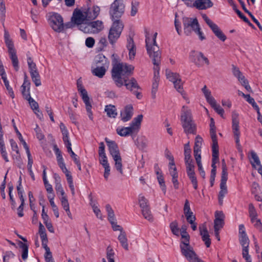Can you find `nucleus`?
I'll use <instances>...</instances> for the list:
<instances>
[{
	"label": "nucleus",
	"mask_w": 262,
	"mask_h": 262,
	"mask_svg": "<svg viewBox=\"0 0 262 262\" xmlns=\"http://www.w3.org/2000/svg\"><path fill=\"white\" fill-rule=\"evenodd\" d=\"M134 67L126 63L115 64L112 70V77L116 84L118 87L124 84L127 90L133 92L138 99L141 98V94L136 90L140 89L137 80L134 78L128 80L126 77L131 75Z\"/></svg>",
	"instance_id": "1"
},
{
	"label": "nucleus",
	"mask_w": 262,
	"mask_h": 262,
	"mask_svg": "<svg viewBox=\"0 0 262 262\" xmlns=\"http://www.w3.org/2000/svg\"><path fill=\"white\" fill-rule=\"evenodd\" d=\"M157 34V33H155L152 39L147 34L146 35L145 42L147 53L150 58L152 59V63L155 66L154 68V76L159 77V65L161 63V54L156 41Z\"/></svg>",
	"instance_id": "2"
},
{
	"label": "nucleus",
	"mask_w": 262,
	"mask_h": 262,
	"mask_svg": "<svg viewBox=\"0 0 262 262\" xmlns=\"http://www.w3.org/2000/svg\"><path fill=\"white\" fill-rule=\"evenodd\" d=\"M181 120L184 131L186 134H196V126L192 120L191 112L185 106L182 107Z\"/></svg>",
	"instance_id": "3"
},
{
	"label": "nucleus",
	"mask_w": 262,
	"mask_h": 262,
	"mask_svg": "<svg viewBox=\"0 0 262 262\" xmlns=\"http://www.w3.org/2000/svg\"><path fill=\"white\" fill-rule=\"evenodd\" d=\"M4 39L5 43L8 49V51L12 61V65L15 71H17L19 69V65L18 58L16 55V51L14 47L12 40L10 38L9 33L6 30L5 31Z\"/></svg>",
	"instance_id": "4"
},
{
	"label": "nucleus",
	"mask_w": 262,
	"mask_h": 262,
	"mask_svg": "<svg viewBox=\"0 0 262 262\" xmlns=\"http://www.w3.org/2000/svg\"><path fill=\"white\" fill-rule=\"evenodd\" d=\"M123 27V24L120 19L114 21L108 35V40L112 46L115 45L116 41L120 37Z\"/></svg>",
	"instance_id": "5"
},
{
	"label": "nucleus",
	"mask_w": 262,
	"mask_h": 262,
	"mask_svg": "<svg viewBox=\"0 0 262 262\" xmlns=\"http://www.w3.org/2000/svg\"><path fill=\"white\" fill-rule=\"evenodd\" d=\"M125 5L122 0H115L110 8V14L113 20L120 19L124 12Z\"/></svg>",
	"instance_id": "6"
},
{
	"label": "nucleus",
	"mask_w": 262,
	"mask_h": 262,
	"mask_svg": "<svg viewBox=\"0 0 262 262\" xmlns=\"http://www.w3.org/2000/svg\"><path fill=\"white\" fill-rule=\"evenodd\" d=\"M184 33L187 36L191 35L192 32L194 31L200 24L196 18H190L185 17L182 19Z\"/></svg>",
	"instance_id": "7"
},
{
	"label": "nucleus",
	"mask_w": 262,
	"mask_h": 262,
	"mask_svg": "<svg viewBox=\"0 0 262 262\" xmlns=\"http://www.w3.org/2000/svg\"><path fill=\"white\" fill-rule=\"evenodd\" d=\"M189 59L199 68L203 67L204 63L207 65L210 64L208 59L201 52L192 50L189 53Z\"/></svg>",
	"instance_id": "8"
},
{
	"label": "nucleus",
	"mask_w": 262,
	"mask_h": 262,
	"mask_svg": "<svg viewBox=\"0 0 262 262\" xmlns=\"http://www.w3.org/2000/svg\"><path fill=\"white\" fill-rule=\"evenodd\" d=\"M51 28L56 32H60L64 28L63 19L58 13H53L49 19Z\"/></svg>",
	"instance_id": "9"
},
{
	"label": "nucleus",
	"mask_w": 262,
	"mask_h": 262,
	"mask_svg": "<svg viewBox=\"0 0 262 262\" xmlns=\"http://www.w3.org/2000/svg\"><path fill=\"white\" fill-rule=\"evenodd\" d=\"M202 17L206 23L210 28L215 35L222 41H224L227 37L217 25L210 20L206 14H203Z\"/></svg>",
	"instance_id": "10"
},
{
	"label": "nucleus",
	"mask_w": 262,
	"mask_h": 262,
	"mask_svg": "<svg viewBox=\"0 0 262 262\" xmlns=\"http://www.w3.org/2000/svg\"><path fill=\"white\" fill-rule=\"evenodd\" d=\"M182 255L189 262H203L196 255L192 247L182 248L181 251Z\"/></svg>",
	"instance_id": "11"
},
{
	"label": "nucleus",
	"mask_w": 262,
	"mask_h": 262,
	"mask_svg": "<svg viewBox=\"0 0 262 262\" xmlns=\"http://www.w3.org/2000/svg\"><path fill=\"white\" fill-rule=\"evenodd\" d=\"M71 20L73 24L77 25L78 26L84 23V21L86 20L84 11L82 12L78 9L75 10Z\"/></svg>",
	"instance_id": "12"
},
{
	"label": "nucleus",
	"mask_w": 262,
	"mask_h": 262,
	"mask_svg": "<svg viewBox=\"0 0 262 262\" xmlns=\"http://www.w3.org/2000/svg\"><path fill=\"white\" fill-rule=\"evenodd\" d=\"M105 141L108 147L109 152L113 158L120 156L118 146L115 141H110L107 138H105Z\"/></svg>",
	"instance_id": "13"
},
{
	"label": "nucleus",
	"mask_w": 262,
	"mask_h": 262,
	"mask_svg": "<svg viewBox=\"0 0 262 262\" xmlns=\"http://www.w3.org/2000/svg\"><path fill=\"white\" fill-rule=\"evenodd\" d=\"M133 115V107L131 105H127L121 111L120 117L123 122H127L131 119Z\"/></svg>",
	"instance_id": "14"
},
{
	"label": "nucleus",
	"mask_w": 262,
	"mask_h": 262,
	"mask_svg": "<svg viewBox=\"0 0 262 262\" xmlns=\"http://www.w3.org/2000/svg\"><path fill=\"white\" fill-rule=\"evenodd\" d=\"M100 12V8L98 6H93L92 9H88L84 11L85 17L86 20H91L95 19Z\"/></svg>",
	"instance_id": "15"
},
{
	"label": "nucleus",
	"mask_w": 262,
	"mask_h": 262,
	"mask_svg": "<svg viewBox=\"0 0 262 262\" xmlns=\"http://www.w3.org/2000/svg\"><path fill=\"white\" fill-rule=\"evenodd\" d=\"M215 219L214 221V229L220 230L224 225V215L222 211H216L215 213Z\"/></svg>",
	"instance_id": "16"
},
{
	"label": "nucleus",
	"mask_w": 262,
	"mask_h": 262,
	"mask_svg": "<svg viewBox=\"0 0 262 262\" xmlns=\"http://www.w3.org/2000/svg\"><path fill=\"white\" fill-rule=\"evenodd\" d=\"M199 229L202 240L205 242L206 247H209L211 245V240L206 226L202 225L199 227Z\"/></svg>",
	"instance_id": "17"
},
{
	"label": "nucleus",
	"mask_w": 262,
	"mask_h": 262,
	"mask_svg": "<svg viewBox=\"0 0 262 262\" xmlns=\"http://www.w3.org/2000/svg\"><path fill=\"white\" fill-rule=\"evenodd\" d=\"M106 67L93 65L92 66V73L99 78H102L106 72Z\"/></svg>",
	"instance_id": "18"
},
{
	"label": "nucleus",
	"mask_w": 262,
	"mask_h": 262,
	"mask_svg": "<svg viewBox=\"0 0 262 262\" xmlns=\"http://www.w3.org/2000/svg\"><path fill=\"white\" fill-rule=\"evenodd\" d=\"M195 7L199 10H205L213 6L211 0H196L194 2Z\"/></svg>",
	"instance_id": "19"
},
{
	"label": "nucleus",
	"mask_w": 262,
	"mask_h": 262,
	"mask_svg": "<svg viewBox=\"0 0 262 262\" xmlns=\"http://www.w3.org/2000/svg\"><path fill=\"white\" fill-rule=\"evenodd\" d=\"M143 119L142 115H139L137 117L134 118L132 122L130 123L129 127L134 131V132H138L141 123Z\"/></svg>",
	"instance_id": "20"
},
{
	"label": "nucleus",
	"mask_w": 262,
	"mask_h": 262,
	"mask_svg": "<svg viewBox=\"0 0 262 262\" xmlns=\"http://www.w3.org/2000/svg\"><path fill=\"white\" fill-rule=\"evenodd\" d=\"M127 41L126 47L129 51V58L133 59L136 55V46L133 38L129 37Z\"/></svg>",
	"instance_id": "21"
},
{
	"label": "nucleus",
	"mask_w": 262,
	"mask_h": 262,
	"mask_svg": "<svg viewBox=\"0 0 262 262\" xmlns=\"http://www.w3.org/2000/svg\"><path fill=\"white\" fill-rule=\"evenodd\" d=\"M92 33H98L103 28L102 21L96 20L90 22Z\"/></svg>",
	"instance_id": "22"
},
{
	"label": "nucleus",
	"mask_w": 262,
	"mask_h": 262,
	"mask_svg": "<svg viewBox=\"0 0 262 262\" xmlns=\"http://www.w3.org/2000/svg\"><path fill=\"white\" fill-rule=\"evenodd\" d=\"M95 64L97 66H103L108 67L109 61L102 54L97 55L95 58Z\"/></svg>",
	"instance_id": "23"
},
{
	"label": "nucleus",
	"mask_w": 262,
	"mask_h": 262,
	"mask_svg": "<svg viewBox=\"0 0 262 262\" xmlns=\"http://www.w3.org/2000/svg\"><path fill=\"white\" fill-rule=\"evenodd\" d=\"M30 85V82L29 80H27V76L26 75H25V78H24V81L23 85L21 86V88L22 95H23L24 97L27 100L28 99V97H27L28 94L29 95H30V92H29Z\"/></svg>",
	"instance_id": "24"
},
{
	"label": "nucleus",
	"mask_w": 262,
	"mask_h": 262,
	"mask_svg": "<svg viewBox=\"0 0 262 262\" xmlns=\"http://www.w3.org/2000/svg\"><path fill=\"white\" fill-rule=\"evenodd\" d=\"M18 246L19 247V251L21 253V258L24 260H25L28 258V245L27 244L24 243L21 241H18Z\"/></svg>",
	"instance_id": "25"
},
{
	"label": "nucleus",
	"mask_w": 262,
	"mask_h": 262,
	"mask_svg": "<svg viewBox=\"0 0 262 262\" xmlns=\"http://www.w3.org/2000/svg\"><path fill=\"white\" fill-rule=\"evenodd\" d=\"M117 133L122 137H126L132 135L134 132L132 128L128 127H118L116 129Z\"/></svg>",
	"instance_id": "26"
},
{
	"label": "nucleus",
	"mask_w": 262,
	"mask_h": 262,
	"mask_svg": "<svg viewBox=\"0 0 262 262\" xmlns=\"http://www.w3.org/2000/svg\"><path fill=\"white\" fill-rule=\"evenodd\" d=\"M78 91L80 92L83 101L90 99L87 91L83 87L82 81L79 79L77 81Z\"/></svg>",
	"instance_id": "27"
},
{
	"label": "nucleus",
	"mask_w": 262,
	"mask_h": 262,
	"mask_svg": "<svg viewBox=\"0 0 262 262\" xmlns=\"http://www.w3.org/2000/svg\"><path fill=\"white\" fill-rule=\"evenodd\" d=\"M212 163L216 164L219 162V146L217 142H213L212 145Z\"/></svg>",
	"instance_id": "28"
},
{
	"label": "nucleus",
	"mask_w": 262,
	"mask_h": 262,
	"mask_svg": "<svg viewBox=\"0 0 262 262\" xmlns=\"http://www.w3.org/2000/svg\"><path fill=\"white\" fill-rule=\"evenodd\" d=\"M60 201L61 205L64 210L66 211L68 216L69 218L72 219V215L70 210L69 204L67 196L66 195L62 196L60 198Z\"/></svg>",
	"instance_id": "29"
},
{
	"label": "nucleus",
	"mask_w": 262,
	"mask_h": 262,
	"mask_svg": "<svg viewBox=\"0 0 262 262\" xmlns=\"http://www.w3.org/2000/svg\"><path fill=\"white\" fill-rule=\"evenodd\" d=\"M210 134L212 139V143L217 142V137L216 135V127L215 122L213 118L210 119Z\"/></svg>",
	"instance_id": "30"
},
{
	"label": "nucleus",
	"mask_w": 262,
	"mask_h": 262,
	"mask_svg": "<svg viewBox=\"0 0 262 262\" xmlns=\"http://www.w3.org/2000/svg\"><path fill=\"white\" fill-rule=\"evenodd\" d=\"M118 240L121 244V246L123 248L126 250H128V243H127V239L126 237V234L125 232L124 231L120 233L118 237Z\"/></svg>",
	"instance_id": "31"
},
{
	"label": "nucleus",
	"mask_w": 262,
	"mask_h": 262,
	"mask_svg": "<svg viewBox=\"0 0 262 262\" xmlns=\"http://www.w3.org/2000/svg\"><path fill=\"white\" fill-rule=\"evenodd\" d=\"M183 211L186 220H188L191 216H194L193 212L191 211L190 204L188 200H186L185 201Z\"/></svg>",
	"instance_id": "32"
},
{
	"label": "nucleus",
	"mask_w": 262,
	"mask_h": 262,
	"mask_svg": "<svg viewBox=\"0 0 262 262\" xmlns=\"http://www.w3.org/2000/svg\"><path fill=\"white\" fill-rule=\"evenodd\" d=\"M239 122H232V129L237 145H239L240 132L239 131Z\"/></svg>",
	"instance_id": "33"
},
{
	"label": "nucleus",
	"mask_w": 262,
	"mask_h": 262,
	"mask_svg": "<svg viewBox=\"0 0 262 262\" xmlns=\"http://www.w3.org/2000/svg\"><path fill=\"white\" fill-rule=\"evenodd\" d=\"M220 191L219 192L218 199L219 204L222 205L223 203V199L227 193V187L226 185H220Z\"/></svg>",
	"instance_id": "34"
},
{
	"label": "nucleus",
	"mask_w": 262,
	"mask_h": 262,
	"mask_svg": "<svg viewBox=\"0 0 262 262\" xmlns=\"http://www.w3.org/2000/svg\"><path fill=\"white\" fill-rule=\"evenodd\" d=\"M105 111L109 117L116 118L117 115L116 107L114 105H108L105 106Z\"/></svg>",
	"instance_id": "35"
},
{
	"label": "nucleus",
	"mask_w": 262,
	"mask_h": 262,
	"mask_svg": "<svg viewBox=\"0 0 262 262\" xmlns=\"http://www.w3.org/2000/svg\"><path fill=\"white\" fill-rule=\"evenodd\" d=\"M166 76L167 78L172 83L176 82L180 78V76L178 73L171 72L170 71H166Z\"/></svg>",
	"instance_id": "36"
},
{
	"label": "nucleus",
	"mask_w": 262,
	"mask_h": 262,
	"mask_svg": "<svg viewBox=\"0 0 262 262\" xmlns=\"http://www.w3.org/2000/svg\"><path fill=\"white\" fill-rule=\"evenodd\" d=\"M31 77L33 82L35 83L36 86H40L41 85V81L40 76L38 71H33L30 72Z\"/></svg>",
	"instance_id": "37"
},
{
	"label": "nucleus",
	"mask_w": 262,
	"mask_h": 262,
	"mask_svg": "<svg viewBox=\"0 0 262 262\" xmlns=\"http://www.w3.org/2000/svg\"><path fill=\"white\" fill-rule=\"evenodd\" d=\"M115 161V167L121 174L123 173L122 169V159L120 156L113 158Z\"/></svg>",
	"instance_id": "38"
},
{
	"label": "nucleus",
	"mask_w": 262,
	"mask_h": 262,
	"mask_svg": "<svg viewBox=\"0 0 262 262\" xmlns=\"http://www.w3.org/2000/svg\"><path fill=\"white\" fill-rule=\"evenodd\" d=\"M159 78L158 76H154L152 84L151 94L153 98L156 97V94L158 90Z\"/></svg>",
	"instance_id": "39"
},
{
	"label": "nucleus",
	"mask_w": 262,
	"mask_h": 262,
	"mask_svg": "<svg viewBox=\"0 0 262 262\" xmlns=\"http://www.w3.org/2000/svg\"><path fill=\"white\" fill-rule=\"evenodd\" d=\"M27 157H28V165H27L28 171L29 172V174L31 176V178L33 180H34L35 176L32 171V166L33 162V159H32V157H31V153H28Z\"/></svg>",
	"instance_id": "40"
},
{
	"label": "nucleus",
	"mask_w": 262,
	"mask_h": 262,
	"mask_svg": "<svg viewBox=\"0 0 262 262\" xmlns=\"http://www.w3.org/2000/svg\"><path fill=\"white\" fill-rule=\"evenodd\" d=\"M3 81L5 84V86L7 91V94L10 95V96L13 99L15 97V95L14 92L13 91L12 88L9 85V81L8 80L7 77H4L3 78Z\"/></svg>",
	"instance_id": "41"
},
{
	"label": "nucleus",
	"mask_w": 262,
	"mask_h": 262,
	"mask_svg": "<svg viewBox=\"0 0 262 262\" xmlns=\"http://www.w3.org/2000/svg\"><path fill=\"white\" fill-rule=\"evenodd\" d=\"M169 227L172 233L176 235L179 236L180 235V229L178 228V223L177 221H174L170 224Z\"/></svg>",
	"instance_id": "42"
},
{
	"label": "nucleus",
	"mask_w": 262,
	"mask_h": 262,
	"mask_svg": "<svg viewBox=\"0 0 262 262\" xmlns=\"http://www.w3.org/2000/svg\"><path fill=\"white\" fill-rule=\"evenodd\" d=\"M142 214L144 217L150 222L153 221V217L151 213L149 207L144 208L142 209Z\"/></svg>",
	"instance_id": "43"
},
{
	"label": "nucleus",
	"mask_w": 262,
	"mask_h": 262,
	"mask_svg": "<svg viewBox=\"0 0 262 262\" xmlns=\"http://www.w3.org/2000/svg\"><path fill=\"white\" fill-rule=\"evenodd\" d=\"M28 98L29 104L31 106V108L34 111H36L39 112V105L37 102H36L32 98H31L30 95L28 94Z\"/></svg>",
	"instance_id": "44"
},
{
	"label": "nucleus",
	"mask_w": 262,
	"mask_h": 262,
	"mask_svg": "<svg viewBox=\"0 0 262 262\" xmlns=\"http://www.w3.org/2000/svg\"><path fill=\"white\" fill-rule=\"evenodd\" d=\"M79 30L85 33H92L90 23L84 22L78 26Z\"/></svg>",
	"instance_id": "45"
},
{
	"label": "nucleus",
	"mask_w": 262,
	"mask_h": 262,
	"mask_svg": "<svg viewBox=\"0 0 262 262\" xmlns=\"http://www.w3.org/2000/svg\"><path fill=\"white\" fill-rule=\"evenodd\" d=\"M239 239L243 248H249V239L247 235L239 236Z\"/></svg>",
	"instance_id": "46"
},
{
	"label": "nucleus",
	"mask_w": 262,
	"mask_h": 262,
	"mask_svg": "<svg viewBox=\"0 0 262 262\" xmlns=\"http://www.w3.org/2000/svg\"><path fill=\"white\" fill-rule=\"evenodd\" d=\"M251 158L253 161H251V163L253 167L256 168V165H260V160L256 153H255L254 152H251Z\"/></svg>",
	"instance_id": "47"
},
{
	"label": "nucleus",
	"mask_w": 262,
	"mask_h": 262,
	"mask_svg": "<svg viewBox=\"0 0 262 262\" xmlns=\"http://www.w3.org/2000/svg\"><path fill=\"white\" fill-rule=\"evenodd\" d=\"M83 102L85 103L86 110L88 112L89 117L91 120H93V113L91 110L92 105L90 101V99L84 100Z\"/></svg>",
	"instance_id": "48"
},
{
	"label": "nucleus",
	"mask_w": 262,
	"mask_h": 262,
	"mask_svg": "<svg viewBox=\"0 0 262 262\" xmlns=\"http://www.w3.org/2000/svg\"><path fill=\"white\" fill-rule=\"evenodd\" d=\"M6 7L4 0H0V18L2 22L5 20Z\"/></svg>",
	"instance_id": "49"
},
{
	"label": "nucleus",
	"mask_w": 262,
	"mask_h": 262,
	"mask_svg": "<svg viewBox=\"0 0 262 262\" xmlns=\"http://www.w3.org/2000/svg\"><path fill=\"white\" fill-rule=\"evenodd\" d=\"M114 254L113 249L110 246H108L106 249V257L108 262H115Z\"/></svg>",
	"instance_id": "50"
},
{
	"label": "nucleus",
	"mask_w": 262,
	"mask_h": 262,
	"mask_svg": "<svg viewBox=\"0 0 262 262\" xmlns=\"http://www.w3.org/2000/svg\"><path fill=\"white\" fill-rule=\"evenodd\" d=\"M173 83L177 91L181 94H183L184 90L183 88V82H182L181 78L177 80L176 82H173Z\"/></svg>",
	"instance_id": "51"
},
{
	"label": "nucleus",
	"mask_w": 262,
	"mask_h": 262,
	"mask_svg": "<svg viewBox=\"0 0 262 262\" xmlns=\"http://www.w3.org/2000/svg\"><path fill=\"white\" fill-rule=\"evenodd\" d=\"M139 203L142 209L149 207L148 200L143 195H139Z\"/></svg>",
	"instance_id": "52"
},
{
	"label": "nucleus",
	"mask_w": 262,
	"mask_h": 262,
	"mask_svg": "<svg viewBox=\"0 0 262 262\" xmlns=\"http://www.w3.org/2000/svg\"><path fill=\"white\" fill-rule=\"evenodd\" d=\"M14 127H15L16 132V133H17V135L18 136V138H19L20 141L22 143V144H23V145L24 146V148L26 149L27 154L28 153H30L29 147L27 145V144L26 142H25V141L23 139V138L21 134L18 132V130H17L16 127L15 126H14Z\"/></svg>",
	"instance_id": "53"
},
{
	"label": "nucleus",
	"mask_w": 262,
	"mask_h": 262,
	"mask_svg": "<svg viewBox=\"0 0 262 262\" xmlns=\"http://www.w3.org/2000/svg\"><path fill=\"white\" fill-rule=\"evenodd\" d=\"M27 63L28 64L30 72L37 71L36 65L35 63H34L33 61V60L31 58V57H28Z\"/></svg>",
	"instance_id": "54"
},
{
	"label": "nucleus",
	"mask_w": 262,
	"mask_h": 262,
	"mask_svg": "<svg viewBox=\"0 0 262 262\" xmlns=\"http://www.w3.org/2000/svg\"><path fill=\"white\" fill-rule=\"evenodd\" d=\"M187 176L190 180L191 182L193 185V188L195 189H196L198 188V181L196 177H195V172L188 173L187 174Z\"/></svg>",
	"instance_id": "55"
},
{
	"label": "nucleus",
	"mask_w": 262,
	"mask_h": 262,
	"mask_svg": "<svg viewBox=\"0 0 262 262\" xmlns=\"http://www.w3.org/2000/svg\"><path fill=\"white\" fill-rule=\"evenodd\" d=\"M157 179H158L159 183L161 187L162 190L163 191V193L164 194H165L166 191V187L165 184V181H164L163 175L162 174H160V176H158L157 177Z\"/></svg>",
	"instance_id": "56"
},
{
	"label": "nucleus",
	"mask_w": 262,
	"mask_h": 262,
	"mask_svg": "<svg viewBox=\"0 0 262 262\" xmlns=\"http://www.w3.org/2000/svg\"><path fill=\"white\" fill-rule=\"evenodd\" d=\"M186 167L187 174L194 173V165L193 164L192 161H188V162H185Z\"/></svg>",
	"instance_id": "57"
},
{
	"label": "nucleus",
	"mask_w": 262,
	"mask_h": 262,
	"mask_svg": "<svg viewBox=\"0 0 262 262\" xmlns=\"http://www.w3.org/2000/svg\"><path fill=\"white\" fill-rule=\"evenodd\" d=\"M248 210L250 217H257V213L252 204L251 203L249 205Z\"/></svg>",
	"instance_id": "58"
},
{
	"label": "nucleus",
	"mask_w": 262,
	"mask_h": 262,
	"mask_svg": "<svg viewBox=\"0 0 262 262\" xmlns=\"http://www.w3.org/2000/svg\"><path fill=\"white\" fill-rule=\"evenodd\" d=\"M228 180L227 170H222L220 185H226V182Z\"/></svg>",
	"instance_id": "59"
},
{
	"label": "nucleus",
	"mask_w": 262,
	"mask_h": 262,
	"mask_svg": "<svg viewBox=\"0 0 262 262\" xmlns=\"http://www.w3.org/2000/svg\"><path fill=\"white\" fill-rule=\"evenodd\" d=\"M15 257V254L12 251H6L3 256V261L9 262V260Z\"/></svg>",
	"instance_id": "60"
},
{
	"label": "nucleus",
	"mask_w": 262,
	"mask_h": 262,
	"mask_svg": "<svg viewBox=\"0 0 262 262\" xmlns=\"http://www.w3.org/2000/svg\"><path fill=\"white\" fill-rule=\"evenodd\" d=\"M232 73L234 76L238 78H240L241 77L244 76L242 72L240 71L238 68L232 65Z\"/></svg>",
	"instance_id": "61"
},
{
	"label": "nucleus",
	"mask_w": 262,
	"mask_h": 262,
	"mask_svg": "<svg viewBox=\"0 0 262 262\" xmlns=\"http://www.w3.org/2000/svg\"><path fill=\"white\" fill-rule=\"evenodd\" d=\"M196 217L194 216H191V218H189L188 220H186L191 225V227L193 231L196 230L197 224L195 223Z\"/></svg>",
	"instance_id": "62"
},
{
	"label": "nucleus",
	"mask_w": 262,
	"mask_h": 262,
	"mask_svg": "<svg viewBox=\"0 0 262 262\" xmlns=\"http://www.w3.org/2000/svg\"><path fill=\"white\" fill-rule=\"evenodd\" d=\"M242 255L246 262H251V257L249 254L248 248H243Z\"/></svg>",
	"instance_id": "63"
},
{
	"label": "nucleus",
	"mask_w": 262,
	"mask_h": 262,
	"mask_svg": "<svg viewBox=\"0 0 262 262\" xmlns=\"http://www.w3.org/2000/svg\"><path fill=\"white\" fill-rule=\"evenodd\" d=\"M212 107L214 108V110L218 114H219L222 117H223L224 110L220 105L215 103L212 106Z\"/></svg>",
	"instance_id": "64"
}]
</instances>
